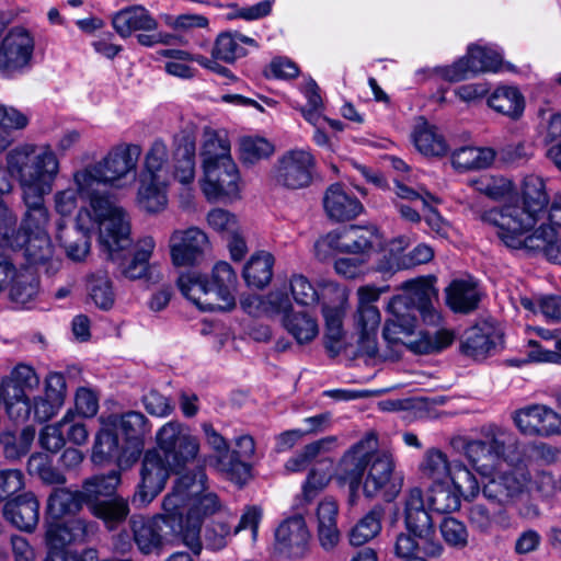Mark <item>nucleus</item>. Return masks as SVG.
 Listing matches in <instances>:
<instances>
[{"instance_id": "nucleus-44", "label": "nucleus", "mask_w": 561, "mask_h": 561, "mask_svg": "<svg viewBox=\"0 0 561 561\" xmlns=\"http://www.w3.org/2000/svg\"><path fill=\"white\" fill-rule=\"evenodd\" d=\"M488 104L495 112L514 121L518 119L525 110V100L515 87H500L489 98Z\"/></svg>"}, {"instance_id": "nucleus-64", "label": "nucleus", "mask_w": 561, "mask_h": 561, "mask_svg": "<svg viewBox=\"0 0 561 561\" xmlns=\"http://www.w3.org/2000/svg\"><path fill=\"white\" fill-rule=\"evenodd\" d=\"M8 416L15 423L26 422L32 413V404L25 392L19 387H13L12 392L9 388L3 399Z\"/></svg>"}, {"instance_id": "nucleus-32", "label": "nucleus", "mask_w": 561, "mask_h": 561, "mask_svg": "<svg viewBox=\"0 0 561 561\" xmlns=\"http://www.w3.org/2000/svg\"><path fill=\"white\" fill-rule=\"evenodd\" d=\"M209 283L214 289V296L220 302V311L232 309L236 306L234 293L238 277L231 265L227 262H218L213 268Z\"/></svg>"}, {"instance_id": "nucleus-46", "label": "nucleus", "mask_w": 561, "mask_h": 561, "mask_svg": "<svg viewBox=\"0 0 561 561\" xmlns=\"http://www.w3.org/2000/svg\"><path fill=\"white\" fill-rule=\"evenodd\" d=\"M527 252H542L551 262L561 264V242L557 239L554 228L541 225L525 243Z\"/></svg>"}, {"instance_id": "nucleus-26", "label": "nucleus", "mask_w": 561, "mask_h": 561, "mask_svg": "<svg viewBox=\"0 0 561 561\" xmlns=\"http://www.w3.org/2000/svg\"><path fill=\"white\" fill-rule=\"evenodd\" d=\"M3 515L20 530L31 533L39 520V502L32 492H25L5 502Z\"/></svg>"}, {"instance_id": "nucleus-30", "label": "nucleus", "mask_w": 561, "mask_h": 561, "mask_svg": "<svg viewBox=\"0 0 561 561\" xmlns=\"http://www.w3.org/2000/svg\"><path fill=\"white\" fill-rule=\"evenodd\" d=\"M181 293L203 311H220V302L214 296L209 280L197 274L186 273L178 278Z\"/></svg>"}, {"instance_id": "nucleus-58", "label": "nucleus", "mask_w": 561, "mask_h": 561, "mask_svg": "<svg viewBox=\"0 0 561 561\" xmlns=\"http://www.w3.org/2000/svg\"><path fill=\"white\" fill-rule=\"evenodd\" d=\"M454 469V462H449L447 456L439 449H428L420 465L423 476L435 483L444 482L449 478Z\"/></svg>"}, {"instance_id": "nucleus-18", "label": "nucleus", "mask_w": 561, "mask_h": 561, "mask_svg": "<svg viewBox=\"0 0 561 561\" xmlns=\"http://www.w3.org/2000/svg\"><path fill=\"white\" fill-rule=\"evenodd\" d=\"M501 64L502 56L499 53L481 46H470L467 56L442 68L440 75L450 82H458L479 72L497 71Z\"/></svg>"}, {"instance_id": "nucleus-14", "label": "nucleus", "mask_w": 561, "mask_h": 561, "mask_svg": "<svg viewBox=\"0 0 561 561\" xmlns=\"http://www.w3.org/2000/svg\"><path fill=\"white\" fill-rule=\"evenodd\" d=\"M206 473L203 468L187 472L179 477L162 502V508L167 513L165 519L174 520V526L182 528L183 511L191 505L192 497L206 490Z\"/></svg>"}, {"instance_id": "nucleus-56", "label": "nucleus", "mask_w": 561, "mask_h": 561, "mask_svg": "<svg viewBox=\"0 0 561 561\" xmlns=\"http://www.w3.org/2000/svg\"><path fill=\"white\" fill-rule=\"evenodd\" d=\"M481 442L485 444L496 463L504 458L510 447H512V454L517 447V439L513 433L493 425L483 430Z\"/></svg>"}, {"instance_id": "nucleus-42", "label": "nucleus", "mask_w": 561, "mask_h": 561, "mask_svg": "<svg viewBox=\"0 0 561 561\" xmlns=\"http://www.w3.org/2000/svg\"><path fill=\"white\" fill-rule=\"evenodd\" d=\"M48 193L22 192V198L26 207L21 233L45 231L49 220V214L44 203Z\"/></svg>"}, {"instance_id": "nucleus-49", "label": "nucleus", "mask_w": 561, "mask_h": 561, "mask_svg": "<svg viewBox=\"0 0 561 561\" xmlns=\"http://www.w3.org/2000/svg\"><path fill=\"white\" fill-rule=\"evenodd\" d=\"M121 483V473L117 470H111L106 474H96L85 479L82 482L81 493L83 494L87 506L102 502L101 496L112 495Z\"/></svg>"}, {"instance_id": "nucleus-11", "label": "nucleus", "mask_w": 561, "mask_h": 561, "mask_svg": "<svg viewBox=\"0 0 561 561\" xmlns=\"http://www.w3.org/2000/svg\"><path fill=\"white\" fill-rule=\"evenodd\" d=\"M393 470L392 456L388 451L375 449L369 455L368 473L363 483L364 494L367 497L381 494L386 501H392L402 486L401 479L394 477Z\"/></svg>"}, {"instance_id": "nucleus-34", "label": "nucleus", "mask_w": 561, "mask_h": 561, "mask_svg": "<svg viewBox=\"0 0 561 561\" xmlns=\"http://www.w3.org/2000/svg\"><path fill=\"white\" fill-rule=\"evenodd\" d=\"M88 508L111 531L124 524L130 513L128 500L121 495L112 496L102 502H95L89 505Z\"/></svg>"}, {"instance_id": "nucleus-6", "label": "nucleus", "mask_w": 561, "mask_h": 561, "mask_svg": "<svg viewBox=\"0 0 561 561\" xmlns=\"http://www.w3.org/2000/svg\"><path fill=\"white\" fill-rule=\"evenodd\" d=\"M480 219L494 227L501 242L513 250H525L527 233L538 220L517 198H510L499 207L482 211Z\"/></svg>"}, {"instance_id": "nucleus-37", "label": "nucleus", "mask_w": 561, "mask_h": 561, "mask_svg": "<svg viewBox=\"0 0 561 561\" xmlns=\"http://www.w3.org/2000/svg\"><path fill=\"white\" fill-rule=\"evenodd\" d=\"M471 528L482 535H490L495 526L506 529L511 526V516L505 508L491 512L484 504L476 503L468 510Z\"/></svg>"}, {"instance_id": "nucleus-23", "label": "nucleus", "mask_w": 561, "mask_h": 561, "mask_svg": "<svg viewBox=\"0 0 561 561\" xmlns=\"http://www.w3.org/2000/svg\"><path fill=\"white\" fill-rule=\"evenodd\" d=\"M192 497V502L186 516V527L183 533L186 545L198 554L202 549L201 526L202 519L208 515L215 514L220 510L219 499L214 493H205Z\"/></svg>"}, {"instance_id": "nucleus-57", "label": "nucleus", "mask_w": 561, "mask_h": 561, "mask_svg": "<svg viewBox=\"0 0 561 561\" xmlns=\"http://www.w3.org/2000/svg\"><path fill=\"white\" fill-rule=\"evenodd\" d=\"M283 322L299 344L312 341L319 332L316 319L305 311L284 314Z\"/></svg>"}, {"instance_id": "nucleus-7", "label": "nucleus", "mask_w": 561, "mask_h": 561, "mask_svg": "<svg viewBox=\"0 0 561 561\" xmlns=\"http://www.w3.org/2000/svg\"><path fill=\"white\" fill-rule=\"evenodd\" d=\"M179 470L158 449L146 450L141 459L140 482L133 495V503L137 506L151 503L164 489L171 471Z\"/></svg>"}, {"instance_id": "nucleus-61", "label": "nucleus", "mask_w": 561, "mask_h": 561, "mask_svg": "<svg viewBox=\"0 0 561 561\" xmlns=\"http://www.w3.org/2000/svg\"><path fill=\"white\" fill-rule=\"evenodd\" d=\"M89 296L96 307L108 310L115 301L112 282L105 272H98L90 276L88 284Z\"/></svg>"}, {"instance_id": "nucleus-62", "label": "nucleus", "mask_w": 561, "mask_h": 561, "mask_svg": "<svg viewBox=\"0 0 561 561\" xmlns=\"http://www.w3.org/2000/svg\"><path fill=\"white\" fill-rule=\"evenodd\" d=\"M428 504L439 514H449L459 510L461 501L458 492L440 482L430 489Z\"/></svg>"}, {"instance_id": "nucleus-5", "label": "nucleus", "mask_w": 561, "mask_h": 561, "mask_svg": "<svg viewBox=\"0 0 561 561\" xmlns=\"http://www.w3.org/2000/svg\"><path fill=\"white\" fill-rule=\"evenodd\" d=\"M141 154L137 144H119L96 163L89 164L73 173V183L81 192H90L95 185H114L136 167Z\"/></svg>"}, {"instance_id": "nucleus-52", "label": "nucleus", "mask_w": 561, "mask_h": 561, "mask_svg": "<svg viewBox=\"0 0 561 561\" xmlns=\"http://www.w3.org/2000/svg\"><path fill=\"white\" fill-rule=\"evenodd\" d=\"M385 510L376 505L350 530L348 540L352 546H363L374 539L381 530Z\"/></svg>"}, {"instance_id": "nucleus-19", "label": "nucleus", "mask_w": 561, "mask_h": 561, "mask_svg": "<svg viewBox=\"0 0 561 561\" xmlns=\"http://www.w3.org/2000/svg\"><path fill=\"white\" fill-rule=\"evenodd\" d=\"M513 421L520 433L548 437L561 434V415L542 404H530L516 410Z\"/></svg>"}, {"instance_id": "nucleus-43", "label": "nucleus", "mask_w": 561, "mask_h": 561, "mask_svg": "<svg viewBox=\"0 0 561 561\" xmlns=\"http://www.w3.org/2000/svg\"><path fill=\"white\" fill-rule=\"evenodd\" d=\"M195 142L188 137L176 141L173 151V179L182 184H190L195 178Z\"/></svg>"}, {"instance_id": "nucleus-47", "label": "nucleus", "mask_w": 561, "mask_h": 561, "mask_svg": "<svg viewBox=\"0 0 561 561\" xmlns=\"http://www.w3.org/2000/svg\"><path fill=\"white\" fill-rule=\"evenodd\" d=\"M480 296L472 282L454 280L446 289V301L457 312L468 313L478 307Z\"/></svg>"}, {"instance_id": "nucleus-27", "label": "nucleus", "mask_w": 561, "mask_h": 561, "mask_svg": "<svg viewBox=\"0 0 561 561\" xmlns=\"http://www.w3.org/2000/svg\"><path fill=\"white\" fill-rule=\"evenodd\" d=\"M138 178L171 184L173 180L172 165L169 159V148L161 138L154 139L144 157Z\"/></svg>"}, {"instance_id": "nucleus-1", "label": "nucleus", "mask_w": 561, "mask_h": 561, "mask_svg": "<svg viewBox=\"0 0 561 561\" xmlns=\"http://www.w3.org/2000/svg\"><path fill=\"white\" fill-rule=\"evenodd\" d=\"M401 288L404 293L392 297L388 304V312L392 318L385 323L383 339L390 345L402 344L417 355L439 353L450 346L455 335L449 330L414 332L417 314L430 325L440 320L433 305L437 298L433 283L425 278L411 279L404 282Z\"/></svg>"}, {"instance_id": "nucleus-25", "label": "nucleus", "mask_w": 561, "mask_h": 561, "mask_svg": "<svg viewBox=\"0 0 561 561\" xmlns=\"http://www.w3.org/2000/svg\"><path fill=\"white\" fill-rule=\"evenodd\" d=\"M322 202L325 215L335 222L352 220L364 211V206L355 194L337 183L325 190Z\"/></svg>"}, {"instance_id": "nucleus-24", "label": "nucleus", "mask_w": 561, "mask_h": 561, "mask_svg": "<svg viewBox=\"0 0 561 561\" xmlns=\"http://www.w3.org/2000/svg\"><path fill=\"white\" fill-rule=\"evenodd\" d=\"M309 539L310 533L301 515L285 519L275 531L278 551L290 558H302L308 550Z\"/></svg>"}, {"instance_id": "nucleus-48", "label": "nucleus", "mask_w": 561, "mask_h": 561, "mask_svg": "<svg viewBox=\"0 0 561 561\" xmlns=\"http://www.w3.org/2000/svg\"><path fill=\"white\" fill-rule=\"evenodd\" d=\"M138 182L137 202L139 207L147 213H159L165 209L170 184H160L142 178H138Z\"/></svg>"}, {"instance_id": "nucleus-50", "label": "nucleus", "mask_w": 561, "mask_h": 561, "mask_svg": "<svg viewBox=\"0 0 561 561\" xmlns=\"http://www.w3.org/2000/svg\"><path fill=\"white\" fill-rule=\"evenodd\" d=\"M519 203L528 209L535 217L547 208L549 204V196L546 192L543 179L529 174L524 178L522 186V201Z\"/></svg>"}, {"instance_id": "nucleus-4", "label": "nucleus", "mask_w": 561, "mask_h": 561, "mask_svg": "<svg viewBox=\"0 0 561 561\" xmlns=\"http://www.w3.org/2000/svg\"><path fill=\"white\" fill-rule=\"evenodd\" d=\"M101 186L95 185L87 193L78 192L81 198L89 199L92 218L99 224L101 247L107 249L113 256L116 249L130 245V224L124 209Z\"/></svg>"}, {"instance_id": "nucleus-12", "label": "nucleus", "mask_w": 561, "mask_h": 561, "mask_svg": "<svg viewBox=\"0 0 561 561\" xmlns=\"http://www.w3.org/2000/svg\"><path fill=\"white\" fill-rule=\"evenodd\" d=\"M316 161L313 156L301 149L284 153L273 169L276 185L287 190H299L312 182Z\"/></svg>"}, {"instance_id": "nucleus-17", "label": "nucleus", "mask_w": 561, "mask_h": 561, "mask_svg": "<svg viewBox=\"0 0 561 561\" xmlns=\"http://www.w3.org/2000/svg\"><path fill=\"white\" fill-rule=\"evenodd\" d=\"M529 480V474L523 469L499 472L484 483L482 493L486 500L505 508L520 499Z\"/></svg>"}, {"instance_id": "nucleus-33", "label": "nucleus", "mask_w": 561, "mask_h": 561, "mask_svg": "<svg viewBox=\"0 0 561 561\" xmlns=\"http://www.w3.org/2000/svg\"><path fill=\"white\" fill-rule=\"evenodd\" d=\"M412 138L416 149L424 156L443 157L448 152V145L443 134L423 117L419 118Z\"/></svg>"}, {"instance_id": "nucleus-63", "label": "nucleus", "mask_w": 561, "mask_h": 561, "mask_svg": "<svg viewBox=\"0 0 561 561\" xmlns=\"http://www.w3.org/2000/svg\"><path fill=\"white\" fill-rule=\"evenodd\" d=\"M273 151V145L261 137L247 136L242 137L239 142L240 160L245 164H254L268 158Z\"/></svg>"}, {"instance_id": "nucleus-29", "label": "nucleus", "mask_w": 561, "mask_h": 561, "mask_svg": "<svg viewBox=\"0 0 561 561\" xmlns=\"http://www.w3.org/2000/svg\"><path fill=\"white\" fill-rule=\"evenodd\" d=\"M337 516L339 505L333 499H324L318 504L316 511L317 539L320 547L327 552L333 551L341 540Z\"/></svg>"}, {"instance_id": "nucleus-28", "label": "nucleus", "mask_w": 561, "mask_h": 561, "mask_svg": "<svg viewBox=\"0 0 561 561\" xmlns=\"http://www.w3.org/2000/svg\"><path fill=\"white\" fill-rule=\"evenodd\" d=\"M116 249L113 256L110 255L107 249H103L106 253V257L113 262H116L118 270L123 276L129 279H138L146 275L148 271V260L154 248V241L152 238H146L139 249L130 256L127 255L126 249Z\"/></svg>"}, {"instance_id": "nucleus-51", "label": "nucleus", "mask_w": 561, "mask_h": 561, "mask_svg": "<svg viewBox=\"0 0 561 561\" xmlns=\"http://www.w3.org/2000/svg\"><path fill=\"white\" fill-rule=\"evenodd\" d=\"M335 443V436H327L306 445L299 453L286 461V470L291 472L306 470L314 459L331 451Z\"/></svg>"}, {"instance_id": "nucleus-38", "label": "nucleus", "mask_w": 561, "mask_h": 561, "mask_svg": "<svg viewBox=\"0 0 561 561\" xmlns=\"http://www.w3.org/2000/svg\"><path fill=\"white\" fill-rule=\"evenodd\" d=\"M57 239L65 249L67 256L75 262L84 260L90 251L89 230L82 226L78 225L72 228H67L59 221Z\"/></svg>"}, {"instance_id": "nucleus-45", "label": "nucleus", "mask_w": 561, "mask_h": 561, "mask_svg": "<svg viewBox=\"0 0 561 561\" xmlns=\"http://www.w3.org/2000/svg\"><path fill=\"white\" fill-rule=\"evenodd\" d=\"M20 244L15 248H21L24 251L30 266L46 263L53 256V244L46 231H37L33 233L20 232Z\"/></svg>"}, {"instance_id": "nucleus-22", "label": "nucleus", "mask_w": 561, "mask_h": 561, "mask_svg": "<svg viewBox=\"0 0 561 561\" xmlns=\"http://www.w3.org/2000/svg\"><path fill=\"white\" fill-rule=\"evenodd\" d=\"M98 524L84 518H73L67 522L54 520L48 524L46 541L49 551L65 550V547L73 542H82L94 535Z\"/></svg>"}, {"instance_id": "nucleus-31", "label": "nucleus", "mask_w": 561, "mask_h": 561, "mask_svg": "<svg viewBox=\"0 0 561 561\" xmlns=\"http://www.w3.org/2000/svg\"><path fill=\"white\" fill-rule=\"evenodd\" d=\"M83 505H87V502L81 490L58 486L47 499V514L53 520H61L80 513Z\"/></svg>"}, {"instance_id": "nucleus-39", "label": "nucleus", "mask_w": 561, "mask_h": 561, "mask_svg": "<svg viewBox=\"0 0 561 561\" xmlns=\"http://www.w3.org/2000/svg\"><path fill=\"white\" fill-rule=\"evenodd\" d=\"M35 427L25 426L19 434L11 430L0 432V450L7 460L15 461L24 457L31 449L35 438Z\"/></svg>"}, {"instance_id": "nucleus-36", "label": "nucleus", "mask_w": 561, "mask_h": 561, "mask_svg": "<svg viewBox=\"0 0 561 561\" xmlns=\"http://www.w3.org/2000/svg\"><path fill=\"white\" fill-rule=\"evenodd\" d=\"M112 24L122 37H127L138 30L151 31L158 25L157 21L141 5L121 10L113 16Z\"/></svg>"}, {"instance_id": "nucleus-20", "label": "nucleus", "mask_w": 561, "mask_h": 561, "mask_svg": "<svg viewBox=\"0 0 561 561\" xmlns=\"http://www.w3.org/2000/svg\"><path fill=\"white\" fill-rule=\"evenodd\" d=\"M204 181L202 190L208 199L217 201L221 197H232L239 192V171L231 159V167L227 161L203 163Z\"/></svg>"}, {"instance_id": "nucleus-10", "label": "nucleus", "mask_w": 561, "mask_h": 561, "mask_svg": "<svg viewBox=\"0 0 561 561\" xmlns=\"http://www.w3.org/2000/svg\"><path fill=\"white\" fill-rule=\"evenodd\" d=\"M378 447L375 433H368L363 439L352 446L342 457L337 478L348 485L350 502L354 503L363 482V477L369 465V455Z\"/></svg>"}, {"instance_id": "nucleus-40", "label": "nucleus", "mask_w": 561, "mask_h": 561, "mask_svg": "<svg viewBox=\"0 0 561 561\" xmlns=\"http://www.w3.org/2000/svg\"><path fill=\"white\" fill-rule=\"evenodd\" d=\"M344 306L340 302L336 306L324 305L322 313L325 320L324 345L327 351L336 356L343 350V317Z\"/></svg>"}, {"instance_id": "nucleus-59", "label": "nucleus", "mask_w": 561, "mask_h": 561, "mask_svg": "<svg viewBox=\"0 0 561 561\" xmlns=\"http://www.w3.org/2000/svg\"><path fill=\"white\" fill-rule=\"evenodd\" d=\"M92 458L94 461L115 460L119 466L123 462V451L115 432L101 430L95 438Z\"/></svg>"}, {"instance_id": "nucleus-53", "label": "nucleus", "mask_w": 561, "mask_h": 561, "mask_svg": "<svg viewBox=\"0 0 561 561\" xmlns=\"http://www.w3.org/2000/svg\"><path fill=\"white\" fill-rule=\"evenodd\" d=\"M274 257L267 252L251 256L243 268V278L249 286L264 288L273 277Z\"/></svg>"}, {"instance_id": "nucleus-60", "label": "nucleus", "mask_w": 561, "mask_h": 561, "mask_svg": "<svg viewBox=\"0 0 561 561\" xmlns=\"http://www.w3.org/2000/svg\"><path fill=\"white\" fill-rule=\"evenodd\" d=\"M407 247L404 238H397L391 241L376 263V271L385 276H391L399 271L407 270L403 250Z\"/></svg>"}, {"instance_id": "nucleus-54", "label": "nucleus", "mask_w": 561, "mask_h": 561, "mask_svg": "<svg viewBox=\"0 0 561 561\" xmlns=\"http://www.w3.org/2000/svg\"><path fill=\"white\" fill-rule=\"evenodd\" d=\"M494 158L491 148L462 147L453 153L451 162L460 171L480 170L488 168Z\"/></svg>"}, {"instance_id": "nucleus-2", "label": "nucleus", "mask_w": 561, "mask_h": 561, "mask_svg": "<svg viewBox=\"0 0 561 561\" xmlns=\"http://www.w3.org/2000/svg\"><path fill=\"white\" fill-rule=\"evenodd\" d=\"M22 192L50 193L59 172V161L49 145L37 150L35 145L23 144L11 149L5 157Z\"/></svg>"}, {"instance_id": "nucleus-15", "label": "nucleus", "mask_w": 561, "mask_h": 561, "mask_svg": "<svg viewBox=\"0 0 561 561\" xmlns=\"http://www.w3.org/2000/svg\"><path fill=\"white\" fill-rule=\"evenodd\" d=\"M34 51V38L27 30L13 27L0 45V72L11 76L26 68Z\"/></svg>"}, {"instance_id": "nucleus-55", "label": "nucleus", "mask_w": 561, "mask_h": 561, "mask_svg": "<svg viewBox=\"0 0 561 561\" xmlns=\"http://www.w3.org/2000/svg\"><path fill=\"white\" fill-rule=\"evenodd\" d=\"M113 425L127 440L136 442L137 445L142 443L151 428L149 420L139 411H128L115 416Z\"/></svg>"}, {"instance_id": "nucleus-21", "label": "nucleus", "mask_w": 561, "mask_h": 561, "mask_svg": "<svg viewBox=\"0 0 561 561\" xmlns=\"http://www.w3.org/2000/svg\"><path fill=\"white\" fill-rule=\"evenodd\" d=\"M503 348V333L493 323L483 321L465 332L460 352L480 360L493 356Z\"/></svg>"}, {"instance_id": "nucleus-35", "label": "nucleus", "mask_w": 561, "mask_h": 561, "mask_svg": "<svg viewBox=\"0 0 561 561\" xmlns=\"http://www.w3.org/2000/svg\"><path fill=\"white\" fill-rule=\"evenodd\" d=\"M7 287H10V298L21 306L32 301L38 294L39 280L33 267L16 270L12 264Z\"/></svg>"}, {"instance_id": "nucleus-16", "label": "nucleus", "mask_w": 561, "mask_h": 561, "mask_svg": "<svg viewBox=\"0 0 561 561\" xmlns=\"http://www.w3.org/2000/svg\"><path fill=\"white\" fill-rule=\"evenodd\" d=\"M172 263L175 266L198 264L209 249L207 234L197 227L176 229L169 240Z\"/></svg>"}, {"instance_id": "nucleus-8", "label": "nucleus", "mask_w": 561, "mask_h": 561, "mask_svg": "<svg viewBox=\"0 0 561 561\" xmlns=\"http://www.w3.org/2000/svg\"><path fill=\"white\" fill-rule=\"evenodd\" d=\"M134 541L142 554L160 556L163 549L178 537L179 529L174 520H168L163 515L152 518L134 515L130 518Z\"/></svg>"}, {"instance_id": "nucleus-3", "label": "nucleus", "mask_w": 561, "mask_h": 561, "mask_svg": "<svg viewBox=\"0 0 561 561\" xmlns=\"http://www.w3.org/2000/svg\"><path fill=\"white\" fill-rule=\"evenodd\" d=\"M404 523L408 534L400 533L396 538L397 551L400 554L411 553L416 548L431 557L442 556L444 547L436 538L432 517L424 507L423 494L419 488L409 492Z\"/></svg>"}, {"instance_id": "nucleus-13", "label": "nucleus", "mask_w": 561, "mask_h": 561, "mask_svg": "<svg viewBox=\"0 0 561 561\" xmlns=\"http://www.w3.org/2000/svg\"><path fill=\"white\" fill-rule=\"evenodd\" d=\"M321 243L343 253L368 256L381 244L379 230L374 226H347L329 232Z\"/></svg>"}, {"instance_id": "nucleus-41", "label": "nucleus", "mask_w": 561, "mask_h": 561, "mask_svg": "<svg viewBox=\"0 0 561 561\" xmlns=\"http://www.w3.org/2000/svg\"><path fill=\"white\" fill-rule=\"evenodd\" d=\"M230 141L225 130L206 127L203 131L201 157L203 163L227 161L231 167Z\"/></svg>"}, {"instance_id": "nucleus-9", "label": "nucleus", "mask_w": 561, "mask_h": 561, "mask_svg": "<svg viewBox=\"0 0 561 561\" xmlns=\"http://www.w3.org/2000/svg\"><path fill=\"white\" fill-rule=\"evenodd\" d=\"M159 451L175 468H184L193 461L199 450L198 439L179 421L165 423L156 435Z\"/></svg>"}]
</instances>
